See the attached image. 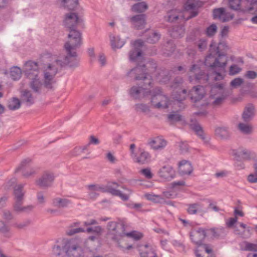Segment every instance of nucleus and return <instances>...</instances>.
I'll list each match as a JSON object with an SVG mask.
<instances>
[{"label":"nucleus","instance_id":"f704fd0d","mask_svg":"<svg viewBox=\"0 0 257 257\" xmlns=\"http://www.w3.org/2000/svg\"><path fill=\"white\" fill-rule=\"evenodd\" d=\"M110 42L113 49H120L125 44V41L121 39L119 36L112 37L111 38Z\"/></svg>","mask_w":257,"mask_h":257},{"label":"nucleus","instance_id":"9d476101","mask_svg":"<svg viewBox=\"0 0 257 257\" xmlns=\"http://www.w3.org/2000/svg\"><path fill=\"white\" fill-rule=\"evenodd\" d=\"M208 56L205 62V65L207 67H210L212 69L214 68H221L222 71H224L225 67L226 66L228 61L226 55L223 52H220V48H219V52L216 54V58L215 62L212 63L208 62L209 59L211 58V56Z\"/></svg>","mask_w":257,"mask_h":257},{"label":"nucleus","instance_id":"c9c22d12","mask_svg":"<svg viewBox=\"0 0 257 257\" xmlns=\"http://www.w3.org/2000/svg\"><path fill=\"white\" fill-rule=\"evenodd\" d=\"M215 135L222 139H227L230 137L228 128L225 127H219L215 130Z\"/></svg>","mask_w":257,"mask_h":257},{"label":"nucleus","instance_id":"a211bd4d","mask_svg":"<svg viewBox=\"0 0 257 257\" xmlns=\"http://www.w3.org/2000/svg\"><path fill=\"white\" fill-rule=\"evenodd\" d=\"M130 96L135 100H139L145 97V88L143 85H136L129 90Z\"/></svg>","mask_w":257,"mask_h":257},{"label":"nucleus","instance_id":"e2e57ef3","mask_svg":"<svg viewBox=\"0 0 257 257\" xmlns=\"http://www.w3.org/2000/svg\"><path fill=\"white\" fill-rule=\"evenodd\" d=\"M30 223L31 221L28 220L21 223H16L14 224V226L18 229H22L28 226Z\"/></svg>","mask_w":257,"mask_h":257},{"label":"nucleus","instance_id":"2f4dec72","mask_svg":"<svg viewBox=\"0 0 257 257\" xmlns=\"http://www.w3.org/2000/svg\"><path fill=\"white\" fill-rule=\"evenodd\" d=\"M62 241L61 244H56L54 245L52 248L53 254L59 257H63L65 254V247H64V240Z\"/></svg>","mask_w":257,"mask_h":257},{"label":"nucleus","instance_id":"1a4fd4ad","mask_svg":"<svg viewBox=\"0 0 257 257\" xmlns=\"http://www.w3.org/2000/svg\"><path fill=\"white\" fill-rule=\"evenodd\" d=\"M97 223V221L95 219L85 221L83 222L84 226H88L86 230L82 227L71 229L67 232V234L69 235H73L77 233L86 231L88 233H93L96 235H100L102 232V228L101 226L98 225L94 227L90 226V225H95Z\"/></svg>","mask_w":257,"mask_h":257},{"label":"nucleus","instance_id":"a878e982","mask_svg":"<svg viewBox=\"0 0 257 257\" xmlns=\"http://www.w3.org/2000/svg\"><path fill=\"white\" fill-rule=\"evenodd\" d=\"M193 171L191 163L186 161L183 160L179 163V171L182 175H189Z\"/></svg>","mask_w":257,"mask_h":257},{"label":"nucleus","instance_id":"5fc2aeb1","mask_svg":"<svg viewBox=\"0 0 257 257\" xmlns=\"http://www.w3.org/2000/svg\"><path fill=\"white\" fill-rule=\"evenodd\" d=\"M146 198L148 200H151L155 203L160 202L162 199V198L159 195L151 194H146Z\"/></svg>","mask_w":257,"mask_h":257},{"label":"nucleus","instance_id":"49530a36","mask_svg":"<svg viewBox=\"0 0 257 257\" xmlns=\"http://www.w3.org/2000/svg\"><path fill=\"white\" fill-rule=\"evenodd\" d=\"M131 157L135 163L140 165H143L145 163V153L144 151H141L139 156L135 154Z\"/></svg>","mask_w":257,"mask_h":257},{"label":"nucleus","instance_id":"8fccbe9b","mask_svg":"<svg viewBox=\"0 0 257 257\" xmlns=\"http://www.w3.org/2000/svg\"><path fill=\"white\" fill-rule=\"evenodd\" d=\"M224 11L225 9L223 8H220L214 9L213 11V19H218L220 21L222 15H223L224 14Z\"/></svg>","mask_w":257,"mask_h":257},{"label":"nucleus","instance_id":"13d9d810","mask_svg":"<svg viewBox=\"0 0 257 257\" xmlns=\"http://www.w3.org/2000/svg\"><path fill=\"white\" fill-rule=\"evenodd\" d=\"M243 82V79L241 78H236L232 80L230 82V86L233 88H236L241 85V84Z\"/></svg>","mask_w":257,"mask_h":257},{"label":"nucleus","instance_id":"69168bd1","mask_svg":"<svg viewBox=\"0 0 257 257\" xmlns=\"http://www.w3.org/2000/svg\"><path fill=\"white\" fill-rule=\"evenodd\" d=\"M134 107L136 111L139 113L145 112V105L143 103H137Z\"/></svg>","mask_w":257,"mask_h":257},{"label":"nucleus","instance_id":"9b49d317","mask_svg":"<svg viewBox=\"0 0 257 257\" xmlns=\"http://www.w3.org/2000/svg\"><path fill=\"white\" fill-rule=\"evenodd\" d=\"M189 72L193 75V76L190 75L189 77V80L190 82H193L195 80L203 83L207 82L209 79V75L204 71H201L198 65H192L189 69Z\"/></svg>","mask_w":257,"mask_h":257},{"label":"nucleus","instance_id":"473e14b6","mask_svg":"<svg viewBox=\"0 0 257 257\" xmlns=\"http://www.w3.org/2000/svg\"><path fill=\"white\" fill-rule=\"evenodd\" d=\"M71 203V201L66 198L57 197L53 199L52 205L58 208H65Z\"/></svg>","mask_w":257,"mask_h":257},{"label":"nucleus","instance_id":"5701e85b","mask_svg":"<svg viewBox=\"0 0 257 257\" xmlns=\"http://www.w3.org/2000/svg\"><path fill=\"white\" fill-rule=\"evenodd\" d=\"M88 190V196L91 199H94L99 195L98 192H106V189L98 184H91L87 186Z\"/></svg>","mask_w":257,"mask_h":257},{"label":"nucleus","instance_id":"20e7f679","mask_svg":"<svg viewBox=\"0 0 257 257\" xmlns=\"http://www.w3.org/2000/svg\"><path fill=\"white\" fill-rule=\"evenodd\" d=\"M157 63L154 61L149 60L146 62V84L150 86L153 78L163 83L169 81L170 75L169 71L165 69L157 70Z\"/></svg>","mask_w":257,"mask_h":257},{"label":"nucleus","instance_id":"c03bdc74","mask_svg":"<svg viewBox=\"0 0 257 257\" xmlns=\"http://www.w3.org/2000/svg\"><path fill=\"white\" fill-rule=\"evenodd\" d=\"M23 200H15V203L14 205V209L17 212H21L26 211L27 209H32V207L30 206L27 207H23L21 204Z\"/></svg>","mask_w":257,"mask_h":257},{"label":"nucleus","instance_id":"6ab92c4d","mask_svg":"<svg viewBox=\"0 0 257 257\" xmlns=\"http://www.w3.org/2000/svg\"><path fill=\"white\" fill-rule=\"evenodd\" d=\"M191 128L193 130L195 134L202 140L206 145L209 144V137H206L204 133L203 128L198 122L192 123L190 125Z\"/></svg>","mask_w":257,"mask_h":257},{"label":"nucleus","instance_id":"aec40b11","mask_svg":"<svg viewBox=\"0 0 257 257\" xmlns=\"http://www.w3.org/2000/svg\"><path fill=\"white\" fill-rule=\"evenodd\" d=\"M167 141L162 137H155L149 142L148 144L155 150H161L167 145Z\"/></svg>","mask_w":257,"mask_h":257},{"label":"nucleus","instance_id":"dca6fc26","mask_svg":"<svg viewBox=\"0 0 257 257\" xmlns=\"http://www.w3.org/2000/svg\"><path fill=\"white\" fill-rule=\"evenodd\" d=\"M201 6V3L198 0H188L185 4V8L187 11H191L187 20H189L197 16L198 8Z\"/></svg>","mask_w":257,"mask_h":257},{"label":"nucleus","instance_id":"680f3d73","mask_svg":"<svg viewBox=\"0 0 257 257\" xmlns=\"http://www.w3.org/2000/svg\"><path fill=\"white\" fill-rule=\"evenodd\" d=\"M207 47V41L205 39H201L199 40L197 47L200 51H204Z\"/></svg>","mask_w":257,"mask_h":257},{"label":"nucleus","instance_id":"864d4df0","mask_svg":"<svg viewBox=\"0 0 257 257\" xmlns=\"http://www.w3.org/2000/svg\"><path fill=\"white\" fill-rule=\"evenodd\" d=\"M241 0H229V6L231 9L238 10L240 9Z\"/></svg>","mask_w":257,"mask_h":257},{"label":"nucleus","instance_id":"412c9836","mask_svg":"<svg viewBox=\"0 0 257 257\" xmlns=\"http://www.w3.org/2000/svg\"><path fill=\"white\" fill-rule=\"evenodd\" d=\"M122 188L126 191V193H123L120 190L115 189L110 186H109L106 189V192H108L113 195L119 196L122 200L127 201L128 200L130 195L132 194V191L128 189H126L124 187Z\"/></svg>","mask_w":257,"mask_h":257},{"label":"nucleus","instance_id":"603ef678","mask_svg":"<svg viewBox=\"0 0 257 257\" xmlns=\"http://www.w3.org/2000/svg\"><path fill=\"white\" fill-rule=\"evenodd\" d=\"M244 246L242 249L243 250L257 251V244L251 243L247 241L244 242Z\"/></svg>","mask_w":257,"mask_h":257},{"label":"nucleus","instance_id":"7c9ffc66","mask_svg":"<svg viewBox=\"0 0 257 257\" xmlns=\"http://www.w3.org/2000/svg\"><path fill=\"white\" fill-rule=\"evenodd\" d=\"M21 98L23 102L30 106L34 103V98L31 91L29 90H25L21 92Z\"/></svg>","mask_w":257,"mask_h":257},{"label":"nucleus","instance_id":"338daca9","mask_svg":"<svg viewBox=\"0 0 257 257\" xmlns=\"http://www.w3.org/2000/svg\"><path fill=\"white\" fill-rule=\"evenodd\" d=\"M244 77L247 79H254L257 77V73L254 71H247L244 74Z\"/></svg>","mask_w":257,"mask_h":257},{"label":"nucleus","instance_id":"f257e3e1","mask_svg":"<svg viewBox=\"0 0 257 257\" xmlns=\"http://www.w3.org/2000/svg\"><path fill=\"white\" fill-rule=\"evenodd\" d=\"M80 21L78 15L75 13L66 14L63 20L64 27L69 31L68 40L64 45V49L71 57L76 58L77 56L76 50L82 43L81 34L76 29Z\"/></svg>","mask_w":257,"mask_h":257},{"label":"nucleus","instance_id":"79ce46f5","mask_svg":"<svg viewBox=\"0 0 257 257\" xmlns=\"http://www.w3.org/2000/svg\"><path fill=\"white\" fill-rule=\"evenodd\" d=\"M22 71L21 69L17 67L14 66L11 68L10 75L11 78L14 80H17L21 77Z\"/></svg>","mask_w":257,"mask_h":257},{"label":"nucleus","instance_id":"37998d69","mask_svg":"<svg viewBox=\"0 0 257 257\" xmlns=\"http://www.w3.org/2000/svg\"><path fill=\"white\" fill-rule=\"evenodd\" d=\"M156 246L153 244H146V257H157Z\"/></svg>","mask_w":257,"mask_h":257},{"label":"nucleus","instance_id":"4c0bfd02","mask_svg":"<svg viewBox=\"0 0 257 257\" xmlns=\"http://www.w3.org/2000/svg\"><path fill=\"white\" fill-rule=\"evenodd\" d=\"M167 118L170 123L181 121L183 120V117L177 111H173L168 114Z\"/></svg>","mask_w":257,"mask_h":257},{"label":"nucleus","instance_id":"09e8293b","mask_svg":"<svg viewBox=\"0 0 257 257\" xmlns=\"http://www.w3.org/2000/svg\"><path fill=\"white\" fill-rule=\"evenodd\" d=\"M132 9L135 13H143L145 11V3L141 2L135 4L133 6Z\"/></svg>","mask_w":257,"mask_h":257},{"label":"nucleus","instance_id":"774afa93","mask_svg":"<svg viewBox=\"0 0 257 257\" xmlns=\"http://www.w3.org/2000/svg\"><path fill=\"white\" fill-rule=\"evenodd\" d=\"M247 180L251 183H257V174L255 173L249 174L247 177Z\"/></svg>","mask_w":257,"mask_h":257},{"label":"nucleus","instance_id":"e433bc0d","mask_svg":"<svg viewBox=\"0 0 257 257\" xmlns=\"http://www.w3.org/2000/svg\"><path fill=\"white\" fill-rule=\"evenodd\" d=\"M175 49V46L172 40L167 41L166 45L162 48V51L164 55L167 56H170Z\"/></svg>","mask_w":257,"mask_h":257},{"label":"nucleus","instance_id":"f8f14e48","mask_svg":"<svg viewBox=\"0 0 257 257\" xmlns=\"http://www.w3.org/2000/svg\"><path fill=\"white\" fill-rule=\"evenodd\" d=\"M24 73L28 79L39 77L40 75L38 64L33 61H28L24 65Z\"/></svg>","mask_w":257,"mask_h":257},{"label":"nucleus","instance_id":"052dcab7","mask_svg":"<svg viewBox=\"0 0 257 257\" xmlns=\"http://www.w3.org/2000/svg\"><path fill=\"white\" fill-rule=\"evenodd\" d=\"M10 228L6 223L2 220H0V232L6 234L10 232Z\"/></svg>","mask_w":257,"mask_h":257},{"label":"nucleus","instance_id":"c85d7f7f","mask_svg":"<svg viewBox=\"0 0 257 257\" xmlns=\"http://www.w3.org/2000/svg\"><path fill=\"white\" fill-rule=\"evenodd\" d=\"M29 79L31 80L30 82V88L34 92L38 94L40 93L43 86V83L41 81L40 77Z\"/></svg>","mask_w":257,"mask_h":257},{"label":"nucleus","instance_id":"b1692460","mask_svg":"<svg viewBox=\"0 0 257 257\" xmlns=\"http://www.w3.org/2000/svg\"><path fill=\"white\" fill-rule=\"evenodd\" d=\"M254 115V107L252 104H248L244 108L242 118L244 122L250 121Z\"/></svg>","mask_w":257,"mask_h":257},{"label":"nucleus","instance_id":"bb28decb","mask_svg":"<svg viewBox=\"0 0 257 257\" xmlns=\"http://www.w3.org/2000/svg\"><path fill=\"white\" fill-rule=\"evenodd\" d=\"M54 180V177L51 174L44 175L37 182V184L41 187H46L51 185Z\"/></svg>","mask_w":257,"mask_h":257},{"label":"nucleus","instance_id":"cd10ccee","mask_svg":"<svg viewBox=\"0 0 257 257\" xmlns=\"http://www.w3.org/2000/svg\"><path fill=\"white\" fill-rule=\"evenodd\" d=\"M234 156L237 161L248 160L250 159V152L246 149H241L235 152Z\"/></svg>","mask_w":257,"mask_h":257},{"label":"nucleus","instance_id":"7ed1b4c3","mask_svg":"<svg viewBox=\"0 0 257 257\" xmlns=\"http://www.w3.org/2000/svg\"><path fill=\"white\" fill-rule=\"evenodd\" d=\"M52 62L50 63L44 73V85L49 89L52 88V84L54 82V78L59 69L68 66L74 67L78 66V61L75 59L73 61L69 60L68 56H65L63 60L56 56H52Z\"/></svg>","mask_w":257,"mask_h":257},{"label":"nucleus","instance_id":"6e6552de","mask_svg":"<svg viewBox=\"0 0 257 257\" xmlns=\"http://www.w3.org/2000/svg\"><path fill=\"white\" fill-rule=\"evenodd\" d=\"M65 254L68 257H83L84 250L75 239L64 240Z\"/></svg>","mask_w":257,"mask_h":257},{"label":"nucleus","instance_id":"0eeeda50","mask_svg":"<svg viewBox=\"0 0 257 257\" xmlns=\"http://www.w3.org/2000/svg\"><path fill=\"white\" fill-rule=\"evenodd\" d=\"M107 228L108 234L111 239L116 242H118L125 234V225L121 221H110L108 223Z\"/></svg>","mask_w":257,"mask_h":257},{"label":"nucleus","instance_id":"0e129e2a","mask_svg":"<svg viewBox=\"0 0 257 257\" xmlns=\"http://www.w3.org/2000/svg\"><path fill=\"white\" fill-rule=\"evenodd\" d=\"M233 18V15H231L229 13L226 12L225 11L224 12L223 15H222L220 21L222 22H225L232 20Z\"/></svg>","mask_w":257,"mask_h":257},{"label":"nucleus","instance_id":"39448f33","mask_svg":"<svg viewBox=\"0 0 257 257\" xmlns=\"http://www.w3.org/2000/svg\"><path fill=\"white\" fill-rule=\"evenodd\" d=\"M204 94V88L201 85L193 87L188 94L191 101L194 102H196L202 99ZM173 95V98L175 100L181 102L186 98L187 92L186 89H184L180 91L174 92Z\"/></svg>","mask_w":257,"mask_h":257},{"label":"nucleus","instance_id":"bf43d9fd","mask_svg":"<svg viewBox=\"0 0 257 257\" xmlns=\"http://www.w3.org/2000/svg\"><path fill=\"white\" fill-rule=\"evenodd\" d=\"M241 71V69L235 64L230 66L229 70V74L230 75H234L238 73Z\"/></svg>","mask_w":257,"mask_h":257},{"label":"nucleus","instance_id":"393cba45","mask_svg":"<svg viewBox=\"0 0 257 257\" xmlns=\"http://www.w3.org/2000/svg\"><path fill=\"white\" fill-rule=\"evenodd\" d=\"M161 35L155 30H146V42L150 44H155L159 41Z\"/></svg>","mask_w":257,"mask_h":257},{"label":"nucleus","instance_id":"4468645a","mask_svg":"<svg viewBox=\"0 0 257 257\" xmlns=\"http://www.w3.org/2000/svg\"><path fill=\"white\" fill-rule=\"evenodd\" d=\"M186 212L189 215L199 214L203 216L207 212V208L204 207L202 203L197 202L186 204Z\"/></svg>","mask_w":257,"mask_h":257},{"label":"nucleus","instance_id":"f03ea898","mask_svg":"<svg viewBox=\"0 0 257 257\" xmlns=\"http://www.w3.org/2000/svg\"><path fill=\"white\" fill-rule=\"evenodd\" d=\"M132 49L128 52V60L136 63V66L128 71L126 75L132 77L136 81L145 80V59L144 47L145 42L142 39L131 41Z\"/></svg>","mask_w":257,"mask_h":257},{"label":"nucleus","instance_id":"ddd939ff","mask_svg":"<svg viewBox=\"0 0 257 257\" xmlns=\"http://www.w3.org/2000/svg\"><path fill=\"white\" fill-rule=\"evenodd\" d=\"M31 159H25L22 162L16 171H21L23 176L25 178H29L33 176L36 173V170L31 165Z\"/></svg>","mask_w":257,"mask_h":257},{"label":"nucleus","instance_id":"3c124183","mask_svg":"<svg viewBox=\"0 0 257 257\" xmlns=\"http://www.w3.org/2000/svg\"><path fill=\"white\" fill-rule=\"evenodd\" d=\"M125 236H126L127 237H131L133 239H134L136 240H138L140 239H141L143 237V234L137 231H133L130 232H126Z\"/></svg>","mask_w":257,"mask_h":257},{"label":"nucleus","instance_id":"c756f323","mask_svg":"<svg viewBox=\"0 0 257 257\" xmlns=\"http://www.w3.org/2000/svg\"><path fill=\"white\" fill-rule=\"evenodd\" d=\"M227 48V46H226L225 44L224 43H219L218 46L217 47H212V45H210V48L209 50V54L206 57L205 59L204 62H205L206 59L208 56L211 55V58L209 59V60L208 61V62L212 63L215 62V60L216 58V54L219 52V48H220L221 46H225Z\"/></svg>","mask_w":257,"mask_h":257},{"label":"nucleus","instance_id":"a18cd8bd","mask_svg":"<svg viewBox=\"0 0 257 257\" xmlns=\"http://www.w3.org/2000/svg\"><path fill=\"white\" fill-rule=\"evenodd\" d=\"M62 3L65 7L72 10L78 5V0H62Z\"/></svg>","mask_w":257,"mask_h":257},{"label":"nucleus","instance_id":"4be33fe9","mask_svg":"<svg viewBox=\"0 0 257 257\" xmlns=\"http://www.w3.org/2000/svg\"><path fill=\"white\" fill-rule=\"evenodd\" d=\"M133 27L137 30L143 29L145 26V15L139 14L130 18Z\"/></svg>","mask_w":257,"mask_h":257},{"label":"nucleus","instance_id":"72a5a7b5","mask_svg":"<svg viewBox=\"0 0 257 257\" xmlns=\"http://www.w3.org/2000/svg\"><path fill=\"white\" fill-rule=\"evenodd\" d=\"M170 35L174 38H179L183 37L184 35V29L181 26H175L173 27L170 31Z\"/></svg>","mask_w":257,"mask_h":257},{"label":"nucleus","instance_id":"423d86ee","mask_svg":"<svg viewBox=\"0 0 257 257\" xmlns=\"http://www.w3.org/2000/svg\"><path fill=\"white\" fill-rule=\"evenodd\" d=\"M146 88V97L151 96L150 99L152 105L158 108H167L169 106V101L168 98L162 94L159 88H156L153 90H147Z\"/></svg>","mask_w":257,"mask_h":257},{"label":"nucleus","instance_id":"a19ab883","mask_svg":"<svg viewBox=\"0 0 257 257\" xmlns=\"http://www.w3.org/2000/svg\"><path fill=\"white\" fill-rule=\"evenodd\" d=\"M238 130L243 134L248 135L252 132V126L251 124L240 122L238 124Z\"/></svg>","mask_w":257,"mask_h":257},{"label":"nucleus","instance_id":"2eb2a0df","mask_svg":"<svg viewBox=\"0 0 257 257\" xmlns=\"http://www.w3.org/2000/svg\"><path fill=\"white\" fill-rule=\"evenodd\" d=\"M206 236V231L202 228L194 229L190 232V237L192 241L198 246L202 245V242Z\"/></svg>","mask_w":257,"mask_h":257},{"label":"nucleus","instance_id":"de8ad7c7","mask_svg":"<svg viewBox=\"0 0 257 257\" xmlns=\"http://www.w3.org/2000/svg\"><path fill=\"white\" fill-rule=\"evenodd\" d=\"M217 28L215 24H212L208 27L205 31V34L209 37L213 36L217 32Z\"/></svg>","mask_w":257,"mask_h":257},{"label":"nucleus","instance_id":"4d7b16f0","mask_svg":"<svg viewBox=\"0 0 257 257\" xmlns=\"http://www.w3.org/2000/svg\"><path fill=\"white\" fill-rule=\"evenodd\" d=\"M225 71H222L221 68H219L218 71L214 70V73L216 75V76L214 77V80L215 81L221 80L224 79V74Z\"/></svg>","mask_w":257,"mask_h":257},{"label":"nucleus","instance_id":"58836bf2","mask_svg":"<svg viewBox=\"0 0 257 257\" xmlns=\"http://www.w3.org/2000/svg\"><path fill=\"white\" fill-rule=\"evenodd\" d=\"M24 185L20 184L15 187L14 194L15 200H23L24 193L23 192V189Z\"/></svg>","mask_w":257,"mask_h":257},{"label":"nucleus","instance_id":"ea45409f","mask_svg":"<svg viewBox=\"0 0 257 257\" xmlns=\"http://www.w3.org/2000/svg\"><path fill=\"white\" fill-rule=\"evenodd\" d=\"M21 101L16 97H13L9 101L8 107L11 110H16L20 108Z\"/></svg>","mask_w":257,"mask_h":257},{"label":"nucleus","instance_id":"f3484780","mask_svg":"<svg viewBox=\"0 0 257 257\" xmlns=\"http://www.w3.org/2000/svg\"><path fill=\"white\" fill-rule=\"evenodd\" d=\"M159 176L166 181H170L175 176V171L170 165L163 166L158 172Z\"/></svg>","mask_w":257,"mask_h":257},{"label":"nucleus","instance_id":"6e6d98bb","mask_svg":"<svg viewBox=\"0 0 257 257\" xmlns=\"http://www.w3.org/2000/svg\"><path fill=\"white\" fill-rule=\"evenodd\" d=\"M3 218L6 221H10L14 218V215L11 211L6 209L3 211Z\"/></svg>","mask_w":257,"mask_h":257}]
</instances>
